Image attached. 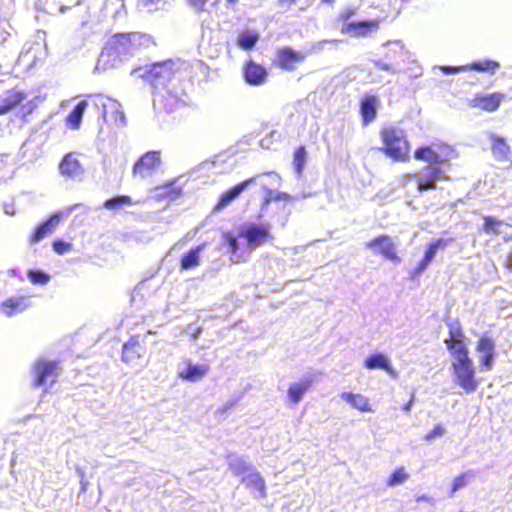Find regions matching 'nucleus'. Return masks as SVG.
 <instances>
[{
	"label": "nucleus",
	"instance_id": "obj_1",
	"mask_svg": "<svg viewBox=\"0 0 512 512\" xmlns=\"http://www.w3.org/2000/svg\"><path fill=\"white\" fill-rule=\"evenodd\" d=\"M186 69L187 65L184 61L167 59L151 64L143 75V78L155 89L167 111H172L175 106L185 104L184 93L169 89L168 85Z\"/></svg>",
	"mask_w": 512,
	"mask_h": 512
},
{
	"label": "nucleus",
	"instance_id": "obj_2",
	"mask_svg": "<svg viewBox=\"0 0 512 512\" xmlns=\"http://www.w3.org/2000/svg\"><path fill=\"white\" fill-rule=\"evenodd\" d=\"M151 36L139 32L117 33L111 36L102 50V56L116 59L132 55L141 49L154 45Z\"/></svg>",
	"mask_w": 512,
	"mask_h": 512
},
{
	"label": "nucleus",
	"instance_id": "obj_3",
	"mask_svg": "<svg viewBox=\"0 0 512 512\" xmlns=\"http://www.w3.org/2000/svg\"><path fill=\"white\" fill-rule=\"evenodd\" d=\"M382 142L381 151L394 162H408L411 154V144L407 133L396 126H385L380 129Z\"/></svg>",
	"mask_w": 512,
	"mask_h": 512
},
{
	"label": "nucleus",
	"instance_id": "obj_4",
	"mask_svg": "<svg viewBox=\"0 0 512 512\" xmlns=\"http://www.w3.org/2000/svg\"><path fill=\"white\" fill-rule=\"evenodd\" d=\"M37 105L34 100H28L27 93L18 86L9 87L0 80V115L20 108L22 117L32 114Z\"/></svg>",
	"mask_w": 512,
	"mask_h": 512
},
{
	"label": "nucleus",
	"instance_id": "obj_5",
	"mask_svg": "<svg viewBox=\"0 0 512 512\" xmlns=\"http://www.w3.org/2000/svg\"><path fill=\"white\" fill-rule=\"evenodd\" d=\"M454 384L466 394L474 393L479 387V380L470 355L454 358L451 364Z\"/></svg>",
	"mask_w": 512,
	"mask_h": 512
},
{
	"label": "nucleus",
	"instance_id": "obj_6",
	"mask_svg": "<svg viewBox=\"0 0 512 512\" xmlns=\"http://www.w3.org/2000/svg\"><path fill=\"white\" fill-rule=\"evenodd\" d=\"M448 335L444 340L452 359L470 355L468 339L459 320L446 322Z\"/></svg>",
	"mask_w": 512,
	"mask_h": 512
},
{
	"label": "nucleus",
	"instance_id": "obj_7",
	"mask_svg": "<svg viewBox=\"0 0 512 512\" xmlns=\"http://www.w3.org/2000/svg\"><path fill=\"white\" fill-rule=\"evenodd\" d=\"M32 373L34 387H51L58 381L60 362L38 359L32 366Z\"/></svg>",
	"mask_w": 512,
	"mask_h": 512
},
{
	"label": "nucleus",
	"instance_id": "obj_8",
	"mask_svg": "<svg viewBox=\"0 0 512 512\" xmlns=\"http://www.w3.org/2000/svg\"><path fill=\"white\" fill-rule=\"evenodd\" d=\"M365 247L375 253L381 254L383 258L394 264L401 262L397 246L389 235L380 234L366 242Z\"/></svg>",
	"mask_w": 512,
	"mask_h": 512
},
{
	"label": "nucleus",
	"instance_id": "obj_9",
	"mask_svg": "<svg viewBox=\"0 0 512 512\" xmlns=\"http://www.w3.org/2000/svg\"><path fill=\"white\" fill-rule=\"evenodd\" d=\"M306 59V53L284 46L276 51L273 65L282 71L294 72Z\"/></svg>",
	"mask_w": 512,
	"mask_h": 512
},
{
	"label": "nucleus",
	"instance_id": "obj_10",
	"mask_svg": "<svg viewBox=\"0 0 512 512\" xmlns=\"http://www.w3.org/2000/svg\"><path fill=\"white\" fill-rule=\"evenodd\" d=\"M450 151V147L446 144L437 145V149L433 146H420L414 151L413 156L417 161L444 164L449 161Z\"/></svg>",
	"mask_w": 512,
	"mask_h": 512
},
{
	"label": "nucleus",
	"instance_id": "obj_11",
	"mask_svg": "<svg viewBox=\"0 0 512 512\" xmlns=\"http://www.w3.org/2000/svg\"><path fill=\"white\" fill-rule=\"evenodd\" d=\"M161 164V156L158 151H148L143 154L133 165V177L144 179L151 176Z\"/></svg>",
	"mask_w": 512,
	"mask_h": 512
},
{
	"label": "nucleus",
	"instance_id": "obj_12",
	"mask_svg": "<svg viewBox=\"0 0 512 512\" xmlns=\"http://www.w3.org/2000/svg\"><path fill=\"white\" fill-rule=\"evenodd\" d=\"M405 56L404 47L398 43L388 45L384 49V60L374 61V65L381 71L394 72L395 66L403 61Z\"/></svg>",
	"mask_w": 512,
	"mask_h": 512
},
{
	"label": "nucleus",
	"instance_id": "obj_13",
	"mask_svg": "<svg viewBox=\"0 0 512 512\" xmlns=\"http://www.w3.org/2000/svg\"><path fill=\"white\" fill-rule=\"evenodd\" d=\"M495 348L494 340L487 333H483L476 341L475 349L482 355L480 359V367L482 370L492 369L496 355Z\"/></svg>",
	"mask_w": 512,
	"mask_h": 512
},
{
	"label": "nucleus",
	"instance_id": "obj_14",
	"mask_svg": "<svg viewBox=\"0 0 512 512\" xmlns=\"http://www.w3.org/2000/svg\"><path fill=\"white\" fill-rule=\"evenodd\" d=\"M257 176L247 178L233 187L223 192L215 206L213 207L214 212H220L221 210L228 207L234 200H236L243 191H245L250 185L256 182Z\"/></svg>",
	"mask_w": 512,
	"mask_h": 512
},
{
	"label": "nucleus",
	"instance_id": "obj_15",
	"mask_svg": "<svg viewBox=\"0 0 512 512\" xmlns=\"http://www.w3.org/2000/svg\"><path fill=\"white\" fill-rule=\"evenodd\" d=\"M448 245V240L438 238L433 239L428 243L422 259L418 262L417 266L411 272V278L420 276L434 260L438 250H443Z\"/></svg>",
	"mask_w": 512,
	"mask_h": 512
},
{
	"label": "nucleus",
	"instance_id": "obj_16",
	"mask_svg": "<svg viewBox=\"0 0 512 512\" xmlns=\"http://www.w3.org/2000/svg\"><path fill=\"white\" fill-rule=\"evenodd\" d=\"M505 98V94L499 92H493L489 94H476L470 100L469 106L491 113L500 107Z\"/></svg>",
	"mask_w": 512,
	"mask_h": 512
},
{
	"label": "nucleus",
	"instance_id": "obj_17",
	"mask_svg": "<svg viewBox=\"0 0 512 512\" xmlns=\"http://www.w3.org/2000/svg\"><path fill=\"white\" fill-rule=\"evenodd\" d=\"M241 237L245 238L250 247H258L271 238L270 228L268 225H248L241 233Z\"/></svg>",
	"mask_w": 512,
	"mask_h": 512
},
{
	"label": "nucleus",
	"instance_id": "obj_18",
	"mask_svg": "<svg viewBox=\"0 0 512 512\" xmlns=\"http://www.w3.org/2000/svg\"><path fill=\"white\" fill-rule=\"evenodd\" d=\"M84 102L86 108H91L103 121L108 118L109 106H115V99L101 93L87 95Z\"/></svg>",
	"mask_w": 512,
	"mask_h": 512
},
{
	"label": "nucleus",
	"instance_id": "obj_19",
	"mask_svg": "<svg viewBox=\"0 0 512 512\" xmlns=\"http://www.w3.org/2000/svg\"><path fill=\"white\" fill-rule=\"evenodd\" d=\"M62 216V213H55L40 223L29 236V243L35 244L50 236L59 226Z\"/></svg>",
	"mask_w": 512,
	"mask_h": 512
},
{
	"label": "nucleus",
	"instance_id": "obj_20",
	"mask_svg": "<svg viewBox=\"0 0 512 512\" xmlns=\"http://www.w3.org/2000/svg\"><path fill=\"white\" fill-rule=\"evenodd\" d=\"M380 20L373 19L368 21H358L346 23L341 28L342 34H353L355 37L364 38L370 33L379 29Z\"/></svg>",
	"mask_w": 512,
	"mask_h": 512
},
{
	"label": "nucleus",
	"instance_id": "obj_21",
	"mask_svg": "<svg viewBox=\"0 0 512 512\" xmlns=\"http://www.w3.org/2000/svg\"><path fill=\"white\" fill-rule=\"evenodd\" d=\"M243 77L247 84L251 86H260L266 82L268 72L263 66L257 64L253 60H250L246 62L243 67Z\"/></svg>",
	"mask_w": 512,
	"mask_h": 512
},
{
	"label": "nucleus",
	"instance_id": "obj_22",
	"mask_svg": "<svg viewBox=\"0 0 512 512\" xmlns=\"http://www.w3.org/2000/svg\"><path fill=\"white\" fill-rule=\"evenodd\" d=\"M379 106L380 101L375 95L367 94L361 98L359 110L363 126L369 125L376 119Z\"/></svg>",
	"mask_w": 512,
	"mask_h": 512
},
{
	"label": "nucleus",
	"instance_id": "obj_23",
	"mask_svg": "<svg viewBox=\"0 0 512 512\" xmlns=\"http://www.w3.org/2000/svg\"><path fill=\"white\" fill-rule=\"evenodd\" d=\"M209 370L207 364H193L191 360H186L185 368L178 372V377L188 382H197L203 379Z\"/></svg>",
	"mask_w": 512,
	"mask_h": 512
},
{
	"label": "nucleus",
	"instance_id": "obj_24",
	"mask_svg": "<svg viewBox=\"0 0 512 512\" xmlns=\"http://www.w3.org/2000/svg\"><path fill=\"white\" fill-rule=\"evenodd\" d=\"M29 306L30 303L27 297L12 296L0 304V310L5 316L12 317L25 311Z\"/></svg>",
	"mask_w": 512,
	"mask_h": 512
},
{
	"label": "nucleus",
	"instance_id": "obj_25",
	"mask_svg": "<svg viewBox=\"0 0 512 512\" xmlns=\"http://www.w3.org/2000/svg\"><path fill=\"white\" fill-rule=\"evenodd\" d=\"M427 174L417 179V188L419 191L434 189L435 183L443 177V171L438 166L426 167Z\"/></svg>",
	"mask_w": 512,
	"mask_h": 512
},
{
	"label": "nucleus",
	"instance_id": "obj_26",
	"mask_svg": "<svg viewBox=\"0 0 512 512\" xmlns=\"http://www.w3.org/2000/svg\"><path fill=\"white\" fill-rule=\"evenodd\" d=\"M461 69L467 70V72L476 71L493 75L500 69V63L493 59H483L462 65Z\"/></svg>",
	"mask_w": 512,
	"mask_h": 512
},
{
	"label": "nucleus",
	"instance_id": "obj_27",
	"mask_svg": "<svg viewBox=\"0 0 512 512\" xmlns=\"http://www.w3.org/2000/svg\"><path fill=\"white\" fill-rule=\"evenodd\" d=\"M60 173L67 177H76L82 173V166L79 160L72 154H66L59 164Z\"/></svg>",
	"mask_w": 512,
	"mask_h": 512
},
{
	"label": "nucleus",
	"instance_id": "obj_28",
	"mask_svg": "<svg viewBox=\"0 0 512 512\" xmlns=\"http://www.w3.org/2000/svg\"><path fill=\"white\" fill-rule=\"evenodd\" d=\"M140 356H141V347H140L139 339H138V336L133 335L123 345L122 360L127 364H131L135 360L139 359Z\"/></svg>",
	"mask_w": 512,
	"mask_h": 512
},
{
	"label": "nucleus",
	"instance_id": "obj_29",
	"mask_svg": "<svg viewBox=\"0 0 512 512\" xmlns=\"http://www.w3.org/2000/svg\"><path fill=\"white\" fill-rule=\"evenodd\" d=\"M491 152L493 157L498 161H506L510 155V146L505 138L491 135Z\"/></svg>",
	"mask_w": 512,
	"mask_h": 512
},
{
	"label": "nucleus",
	"instance_id": "obj_30",
	"mask_svg": "<svg viewBox=\"0 0 512 512\" xmlns=\"http://www.w3.org/2000/svg\"><path fill=\"white\" fill-rule=\"evenodd\" d=\"M341 398L349 403L353 408L361 411V412H371L372 407L370 405L369 399L359 393L352 392H343L341 394Z\"/></svg>",
	"mask_w": 512,
	"mask_h": 512
},
{
	"label": "nucleus",
	"instance_id": "obj_31",
	"mask_svg": "<svg viewBox=\"0 0 512 512\" xmlns=\"http://www.w3.org/2000/svg\"><path fill=\"white\" fill-rule=\"evenodd\" d=\"M364 366L369 370L382 369L391 375L394 374L387 357L381 353H375L367 357Z\"/></svg>",
	"mask_w": 512,
	"mask_h": 512
},
{
	"label": "nucleus",
	"instance_id": "obj_32",
	"mask_svg": "<svg viewBox=\"0 0 512 512\" xmlns=\"http://www.w3.org/2000/svg\"><path fill=\"white\" fill-rule=\"evenodd\" d=\"M204 244L198 245L195 248L190 249L184 254L180 260V269L189 270L199 266L200 264V252L204 248Z\"/></svg>",
	"mask_w": 512,
	"mask_h": 512
},
{
	"label": "nucleus",
	"instance_id": "obj_33",
	"mask_svg": "<svg viewBox=\"0 0 512 512\" xmlns=\"http://www.w3.org/2000/svg\"><path fill=\"white\" fill-rule=\"evenodd\" d=\"M104 122L118 128L126 126V117L118 101L115 100V106H109L108 118Z\"/></svg>",
	"mask_w": 512,
	"mask_h": 512
},
{
	"label": "nucleus",
	"instance_id": "obj_34",
	"mask_svg": "<svg viewBox=\"0 0 512 512\" xmlns=\"http://www.w3.org/2000/svg\"><path fill=\"white\" fill-rule=\"evenodd\" d=\"M86 109V102H84V100L80 101L67 115L65 119L66 126L71 129H79Z\"/></svg>",
	"mask_w": 512,
	"mask_h": 512
},
{
	"label": "nucleus",
	"instance_id": "obj_35",
	"mask_svg": "<svg viewBox=\"0 0 512 512\" xmlns=\"http://www.w3.org/2000/svg\"><path fill=\"white\" fill-rule=\"evenodd\" d=\"M311 386V379H307L305 381L292 384L287 391L290 401L294 404H297L301 400L303 395L310 389Z\"/></svg>",
	"mask_w": 512,
	"mask_h": 512
},
{
	"label": "nucleus",
	"instance_id": "obj_36",
	"mask_svg": "<svg viewBox=\"0 0 512 512\" xmlns=\"http://www.w3.org/2000/svg\"><path fill=\"white\" fill-rule=\"evenodd\" d=\"M15 162L9 154H0V181H6L13 177Z\"/></svg>",
	"mask_w": 512,
	"mask_h": 512
},
{
	"label": "nucleus",
	"instance_id": "obj_37",
	"mask_svg": "<svg viewBox=\"0 0 512 512\" xmlns=\"http://www.w3.org/2000/svg\"><path fill=\"white\" fill-rule=\"evenodd\" d=\"M244 481L249 489L254 490L258 493L259 497L266 496L265 480L258 472L249 474Z\"/></svg>",
	"mask_w": 512,
	"mask_h": 512
},
{
	"label": "nucleus",
	"instance_id": "obj_38",
	"mask_svg": "<svg viewBox=\"0 0 512 512\" xmlns=\"http://www.w3.org/2000/svg\"><path fill=\"white\" fill-rule=\"evenodd\" d=\"M132 204V199L128 195H120L115 196L113 198L107 199L103 203V207L107 210L117 211L126 206H130Z\"/></svg>",
	"mask_w": 512,
	"mask_h": 512
},
{
	"label": "nucleus",
	"instance_id": "obj_39",
	"mask_svg": "<svg viewBox=\"0 0 512 512\" xmlns=\"http://www.w3.org/2000/svg\"><path fill=\"white\" fill-rule=\"evenodd\" d=\"M306 161H307L306 148L304 146L297 147L293 153V167H294V171L298 175L302 174V172L304 170V166L306 164Z\"/></svg>",
	"mask_w": 512,
	"mask_h": 512
},
{
	"label": "nucleus",
	"instance_id": "obj_40",
	"mask_svg": "<svg viewBox=\"0 0 512 512\" xmlns=\"http://www.w3.org/2000/svg\"><path fill=\"white\" fill-rule=\"evenodd\" d=\"M503 225H504V222L502 220H499L493 216H484L482 231L487 235L499 234L500 228Z\"/></svg>",
	"mask_w": 512,
	"mask_h": 512
},
{
	"label": "nucleus",
	"instance_id": "obj_41",
	"mask_svg": "<svg viewBox=\"0 0 512 512\" xmlns=\"http://www.w3.org/2000/svg\"><path fill=\"white\" fill-rule=\"evenodd\" d=\"M258 41V35L253 33H243L239 36L237 44L244 50H251Z\"/></svg>",
	"mask_w": 512,
	"mask_h": 512
},
{
	"label": "nucleus",
	"instance_id": "obj_42",
	"mask_svg": "<svg viewBox=\"0 0 512 512\" xmlns=\"http://www.w3.org/2000/svg\"><path fill=\"white\" fill-rule=\"evenodd\" d=\"M27 276L33 284L45 285L50 280V276L41 270H29Z\"/></svg>",
	"mask_w": 512,
	"mask_h": 512
},
{
	"label": "nucleus",
	"instance_id": "obj_43",
	"mask_svg": "<svg viewBox=\"0 0 512 512\" xmlns=\"http://www.w3.org/2000/svg\"><path fill=\"white\" fill-rule=\"evenodd\" d=\"M408 478L407 473L403 467L397 468L388 478L387 485L395 486L397 484L403 483Z\"/></svg>",
	"mask_w": 512,
	"mask_h": 512
},
{
	"label": "nucleus",
	"instance_id": "obj_44",
	"mask_svg": "<svg viewBox=\"0 0 512 512\" xmlns=\"http://www.w3.org/2000/svg\"><path fill=\"white\" fill-rule=\"evenodd\" d=\"M470 476H471L470 472H463L454 478L452 487H451V491H450L451 496L454 495V493L458 489L465 487L467 485L468 477H470Z\"/></svg>",
	"mask_w": 512,
	"mask_h": 512
},
{
	"label": "nucleus",
	"instance_id": "obj_45",
	"mask_svg": "<svg viewBox=\"0 0 512 512\" xmlns=\"http://www.w3.org/2000/svg\"><path fill=\"white\" fill-rule=\"evenodd\" d=\"M53 250L58 255H63L70 252L73 248L72 244L65 242L62 239H56L52 243Z\"/></svg>",
	"mask_w": 512,
	"mask_h": 512
},
{
	"label": "nucleus",
	"instance_id": "obj_46",
	"mask_svg": "<svg viewBox=\"0 0 512 512\" xmlns=\"http://www.w3.org/2000/svg\"><path fill=\"white\" fill-rule=\"evenodd\" d=\"M224 242L227 245L229 251L232 254H236L239 250V245L236 236H234L232 233L227 232L223 236Z\"/></svg>",
	"mask_w": 512,
	"mask_h": 512
},
{
	"label": "nucleus",
	"instance_id": "obj_47",
	"mask_svg": "<svg viewBox=\"0 0 512 512\" xmlns=\"http://www.w3.org/2000/svg\"><path fill=\"white\" fill-rule=\"evenodd\" d=\"M357 13V10L356 8H353V7H347V8H344L338 15V21L339 22H343L344 24H346V22L354 17Z\"/></svg>",
	"mask_w": 512,
	"mask_h": 512
},
{
	"label": "nucleus",
	"instance_id": "obj_48",
	"mask_svg": "<svg viewBox=\"0 0 512 512\" xmlns=\"http://www.w3.org/2000/svg\"><path fill=\"white\" fill-rule=\"evenodd\" d=\"M272 201H274V192L271 189H266L265 195L261 202V210H266Z\"/></svg>",
	"mask_w": 512,
	"mask_h": 512
},
{
	"label": "nucleus",
	"instance_id": "obj_49",
	"mask_svg": "<svg viewBox=\"0 0 512 512\" xmlns=\"http://www.w3.org/2000/svg\"><path fill=\"white\" fill-rule=\"evenodd\" d=\"M444 430L441 425H436L430 432H428L424 439L426 441H430L434 439L435 437L441 436L443 434Z\"/></svg>",
	"mask_w": 512,
	"mask_h": 512
},
{
	"label": "nucleus",
	"instance_id": "obj_50",
	"mask_svg": "<svg viewBox=\"0 0 512 512\" xmlns=\"http://www.w3.org/2000/svg\"><path fill=\"white\" fill-rule=\"evenodd\" d=\"M207 2L208 0H187V3L198 12L204 11Z\"/></svg>",
	"mask_w": 512,
	"mask_h": 512
},
{
	"label": "nucleus",
	"instance_id": "obj_51",
	"mask_svg": "<svg viewBox=\"0 0 512 512\" xmlns=\"http://www.w3.org/2000/svg\"><path fill=\"white\" fill-rule=\"evenodd\" d=\"M414 402H415V393L412 392L411 395H410L409 400L402 406V410L405 413H408L411 410Z\"/></svg>",
	"mask_w": 512,
	"mask_h": 512
},
{
	"label": "nucleus",
	"instance_id": "obj_52",
	"mask_svg": "<svg viewBox=\"0 0 512 512\" xmlns=\"http://www.w3.org/2000/svg\"><path fill=\"white\" fill-rule=\"evenodd\" d=\"M289 201L291 200V196L288 194V193H285V192H278V193H274V201Z\"/></svg>",
	"mask_w": 512,
	"mask_h": 512
},
{
	"label": "nucleus",
	"instance_id": "obj_53",
	"mask_svg": "<svg viewBox=\"0 0 512 512\" xmlns=\"http://www.w3.org/2000/svg\"><path fill=\"white\" fill-rule=\"evenodd\" d=\"M461 68H462V66H456V67L447 66V67H443L442 70L445 73L467 72V70H462Z\"/></svg>",
	"mask_w": 512,
	"mask_h": 512
},
{
	"label": "nucleus",
	"instance_id": "obj_54",
	"mask_svg": "<svg viewBox=\"0 0 512 512\" xmlns=\"http://www.w3.org/2000/svg\"><path fill=\"white\" fill-rule=\"evenodd\" d=\"M161 0H140L141 4L144 6V7H151L153 5H156L158 2H160Z\"/></svg>",
	"mask_w": 512,
	"mask_h": 512
},
{
	"label": "nucleus",
	"instance_id": "obj_55",
	"mask_svg": "<svg viewBox=\"0 0 512 512\" xmlns=\"http://www.w3.org/2000/svg\"><path fill=\"white\" fill-rule=\"evenodd\" d=\"M244 470H245V465L243 463L241 464V467L240 466H235L233 468V471H234L235 474H240Z\"/></svg>",
	"mask_w": 512,
	"mask_h": 512
},
{
	"label": "nucleus",
	"instance_id": "obj_56",
	"mask_svg": "<svg viewBox=\"0 0 512 512\" xmlns=\"http://www.w3.org/2000/svg\"><path fill=\"white\" fill-rule=\"evenodd\" d=\"M297 0H279V4L280 5H287V4H293L295 3Z\"/></svg>",
	"mask_w": 512,
	"mask_h": 512
},
{
	"label": "nucleus",
	"instance_id": "obj_57",
	"mask_svg": "<svg viewBox=\"0 0 512 512\" xmlns=\"http://www.w3.org/2000/svg\"><path fill=\"white\" fill-rule=\"evenodd\" d=\"M336 0H321L322 4L333 6L335 4Z\"/></svg>",
	"mask_w": 512,
	"mask_h": 512
},
{
	"label": "nucleus",
	"instance_id": "obj_58",
	"mask_svg": "<svg viewBox=\"0 0 512 512\" xmlns=\"http://www.w3.org/2000/svg\"><path fill=\"white\" fill-rule=\"evenodd\" d=\"M238 0H227L229 4H235Z\"/></svg>",
	"mask_w": 512,
	"mask_h": 512
}]
</instances>
